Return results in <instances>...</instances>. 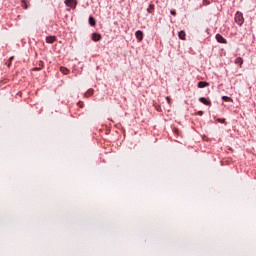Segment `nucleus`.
Listing matches in <instances>:
<instances>
[{"label":"nucleus","mask_w":256,"mask_h":256,"mask_svg":"<svg viewBox=\"0 0 256 256\" xmlns=\"http://www.w3.org/2000/svg\"><path fill=\"white\" fill-rule=\"evenodd\" d=\"M234 19H235V23H237L239 27H241V25L245 23V18H243V13L240 11L236 12Z\"/></svg>","instance_id":"obj_1"},{"label":"nucleus","mask_w":256,"mask_h":256,"mask_svg":"<svg viewBox=\"0 0 256 256\" xmlns=\"http://www.w3.org/2000/svg\"><path fill=\"white\" fill-rule=\"evenodd\" d=\"M64 3L66 5V7H70V9H75V7H77L76 0H65Z\"/></svg>","instance_id":"obj_2"},{"label":"nucleus","mask_w":256,"mask_h":256,"mask_svg":"<svg viewBox=\"0 0 256 256\" xmlns=\"http://www.w3.org/2000/svg\"><path fill=\"white\" fill-rule=\"evenodd\" d=\"M215 39L218 43H222L223 45H227V39L223 37L221 34L217 33Z\"/></svg>","instance_id":"obj_3"},{"label":"nucleus","mask_w":256,"mask_h":256,"mask_svg":"<svg viewBox=\"0 0 256 256\" xmlns=\"http://www.w3.org/2000/svg\"><path fill=\"white\" fill-rule=\"evenodd\" d=\"M91 39L97 43L98 41H101V39H103V37L101 36V34L97 33V32H93Z\"/></svg>","instance_id":"obj_4"},{"label":"nucleus","mask_w":256,"mask_h":256,"mask_svg":"<svg viewBox=\"0 0 256 256\" xmlns=\"http://www.w3.org/2000/svg\"><path fill=\"white\" fill-rule=\"evenodd\" d=\"M199 101H200V103H203V105H207L208 107H211V100H209L205 97H200Z\"/></svg>","instance_id":"obj_5"},{"label":"nucleus","mask_w":256,"mask_h":256,"mask_svg":"<svg viewBox=\"0 0 256 256\" xmlns=\"http://www.w3.org/2000/svg\"><path fill=\"white\" fill-rule=\"evenodd\" d=\"M88 23L90 27H95L97 25V20L93 16H89Z\"/></svg>","instance_id":"obj_6"},{"label":"nucleus","mask_w":256,"mask_h":256,"mask_svg":"<svg viewBox=\"0 0 256 256\" xmlns=\"http://www.w3.org/2000/svg\"><path fill=\"white\" fill-rule=\"evenodd\" d=\"M198 89H205V87H209V82L207 81H200L197 84Z\"/></svg>","instance_id":"obj_7"},{"label":"nucleus","mask_w":256,"mask_h":256,"mask_svg":"<svg viewBox=\"0 0 256 256\" xmlns=\"http://www.w3.org/2000/svg\"><path fill=\"white\" fill-rule=\"evenodd\" d=\"M135 37H136V39H137L138 41H141V40L143 39V31L137 30V31L135 32Z\"/></svg>","instance_id":"obj_8"},{"label":"nucleus","mask_w":256,"mask_h":256,"mask_svg":"<svg viewBox=\"0 0 256 256\" xmlns=\"http://www.w3.org/2000/svg\"><path fill=\"white\" fill-rule=\"evenodd\" d=\"M178 37L179 39H181V41H185L186 37H187V34L185 33V31L181 30L179 33H178Z\"/></svg>","instance_id":"obj_9"},{"label":"nucleus","mask_w":256,"mask_h":256,"mask_svg":"<svg viewBox=\"0 0 256 256\" xmlns=\"http://www.w3.org/2000/svg\"><path fill=\"white\" fill-rule=\"evenodd\" d=\"M57 41V37L55 36H47L46 37V43H55Z\"/></svg>","instance_id":"obj_10"},{"label":"nucleus","mask_w":256,"mask_h":256,"mask_svg":"<svg viewBox=\"0 0 256 256\" xmlns=\"http://www.w3.org/2000/svg\"><path fill=\"white\" fill-rule=\"evenodd\" d=\"M147 13H151L152 15L153 13H155V4H149L147 8Z\"/></svg>","instance_id":"obj_11"},{"label":"nucleus","mask_w":256,"mask_h":256,"mask_svg":"<svg viewBox=\"0 0 256 256\" xmlns=\"http://www.w3.org/2000/svg\"><path fill=\"white\" fill-rule=\"evenodd\" d=\"M222 101H225L226 103H233V98L229 96H222Z\"/></svg>","instance_id":"obj_12"},{"label":"nucleus","mask_w":256,"mask_h":256,"mask_svg":"<svg viewBox=\"0 0 256 256\" xmlns=\"http://www.w3.org/2000/svg\"><path fill=\"white\" fill-rule=\"evenodd\" d=\"M235 64L236 65H240V67L243 65V58H241V57H237L236 59H235Z\"/></svg>","instance_id":"obj_13"},{"label":"nucleus","mask_w":256,"mask_h":256,"mask_svg":"<svg viewBox=\"0 0 256 256\" xmlns=\"http://www.w3.org/2000/svg\"><path fill=\"white\" fill-rule=\"evenodd\" d=\"M60 71L61 73H63V75H67L69 73V69H67L66 67H60Z\"/></svg>","instance_id":"obj_14"},{"label":"nucleus","mask_w":256,"mask_h":256,"mask_svg":"<svg viewBox=\"0 0 256 256\" xmlns=\"http://www.w3.org/2000/svg\"><path fill=\"white\" fill-rule=\"evenodd\" d=\"M21 3H22V8L23 9H29V5L27 4L26 0H21Z\"/></svg>","instance_id":"obj_15"},{"label":"nucleus","mask_w":256,"mask_h":256,"mask_svg":"<svg viewBox=\"0 0 256 256\" xmlns=\"http://www.w3.org/2000/svg\"><path fill=\"white\" fill-rule=\"evenodd\" d=\"M216 121L217 123H224L225 125H227V122H225V118H217Z\"/></svg>","instance_id":"obj_16"},{"label":"nucleus","mask_w":256,"mask_h":256,"mask_svg":"<svg viewBox=\"0 0 256 256\" xmlns=\"http://www.w3.org/2000/svg\"><path fill=\"white\" fill-rule=\"evenodd\" d=\"M84 95H85V97H89V96L93 95V89H89L87 91V93H85Z\"/></svg>","instance_id":"obj_17"},{"label":"nucleus","mask_w":256,"mask_h":256,"mask_svg":"<svg viewBox=\"0 0 256 256\" xmlns=\"http://www.w3.org/2000/svg\"><path fill=\"white\" fill-rule=\"evenodd\" d=\"M170 14L173 15V17H177V12L175 10H171Z\"/></svg>","instance_id":"obj_18"},{"label":"nucleus","mask_w":256,"mask_h":256,"mask_svg":"<svg viewBox=\"0 0 256 256\" xmlns=\"http://www.w3.org/2000/svg\"><path fill=\"white\" fill-rule=\"evenodd\" d=\"M197 115H199L200 117L203 116V111H198Z\"/></svg>","instance_id":"obj_19"},{"label":"nucleus","mask_w":256,"mask_h":256,"mask_svg":"<svg viewBox=\"0 0 256 256\" xmlns=\"http://www.w3.org/2000/svg\"><path fill=\"white\" fill-rule=\"evenodd\" d=\"M34 71H39V68H37V67H36V68H34Z\"/></svg>","instance_id":"obj_20"},{"label":"nucleus","mask_w":256,"mask_h":256,"mask_svg":"<svg viewBox=\"0 0 256 256\" xmlns=\"http://www.w3.org/2000/svg\"><path fill=\"white\" fill-rule=\"evenodd\" d=\"M78 105H80V107H83V105L81 104V102H79Z\"/></svg>","instance_id":"obj_21"},{"label":"nucleus","mask_w":256,"mask_h":256,"mask_svg":"<svg viewBox=\"0 0 256 256\" xmlns=\"http://www.w3.org/2000/svg\"><path fill=\"white\" fill-rule=\"evenodd\" d=\"M208 31H209V28L206 29V33H208Z\"/></svg>","instance_id":"obj_22"},{"label":"nucleus","mask_w":256,"mask_h":256,"mask_svg":"<svg viewBox=\"0 0 256 256\" xmlns=\"http://www.w3.org/2000/svg\"><path fill=\"white\" fill-rule=\"evenodd\" d=\"M166 99L169 101V97H166Z\"/></svg>","instance_id":"obj_23"}]
</instances>
